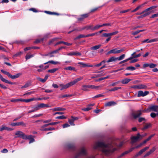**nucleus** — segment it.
I'll return each mask as SVG.
<instances>
[{"label": "nucleus", "mask_w": 158, "mask_h": 158, "mask_svg": "<svg viewBox=\"0 0 158 158\" xmlns=\"http://www.w3.org/2000/svg\"><path fill=\"white\" fill-rule=\"evenodd\" d=\"M15 135H17L16 137L21 138L23 139H27V135H25L23 132L20 131H17L15 134Z\"/></svg>", "instance_id": "39448f33"}, {"label": "nucleus", "mask_w": 158, "mask_h": 158, "mask_svg": "<svg viewBox=\"0 0 158 158\" xmlns=\"http://www.w3.org/2000/svg\"><path fill=\"white\" fill-rule=\"evenodd\" d=\"M121 89V87H114L113 88H112L111 89H110L109 90V91L110 92H112V91H117L118 89Z\"/></svg>", "instance_id": "f704fd0d"}, {"label": "nucleus", "mask_w": 158, "mask_h": 158, "mask_svg": "<svg viewBox=\"0 0 158 158\" xmlns=\"http://www.w3.org/2000/svg\"><path fill=\"white\" fill-rule=\"evenodd\" d=\"M146 121V120L145 118L143 117L139 118L138 119V121L139 122H141L142 121Z\"/></svg>", "instance_id": "bf43d9fd"}, {"label": "nucleus", "mask_w": 158, "mask_h": 158, "mask_svg": "<svg viewBox=\"0 0 158 158\" xmlns=\"http://www.w3.org/2000/svg\"><path fill=\"white\" fill-rule=\"evenodd\" d=\"M155 135V134H153L151 135L150 136H149L147 139H145L142 143H143L145 144V143L147 141L150 140L151 138L153 137L154 135Z\"/></svg>", "instance_id": "72a5a7b5"}, {"label": "nucleus", "mask_w": 158, "mask_h": 158, "mask_svg": "<svg viewBox=\"0 0 158 158\" xmlns=\"http://www.w3.org/2000/svg\"><path fill=\"white\" fill-rule=\"evenodd\" d=\"M72 96V95L65 94L64 95H61L60 97L61 98H64L67 97H70Z\"/></svg>", "instance_id": "5fc2aeb1"}, {"label": "nucleus", "mask_w": 158, "mask_h": 158, "mask_svg": "<svg viewBox=\"0 0 158 158\" xmlns=\"http://www.w3.org/2000/svg\"><path fill=\"white\" fill-rule=\"evenodd\" d=\"M87 154V151L84 147L81 148L75 154L74 158H78L81 156L85 155Z\"/></svg>", "instance_id": "f03ea898"}, {"label": "nucleus", "mask_w": 158, "mask_h": 158, "mask_svg": "<svg viewBox=\"0 0 158 158\" xmlns=\"http://www.w3.org/2000/svg\"><path fill=\"white\" fill-rule=\"evenodd\" d=\"M0 79L3 82H5L6 83H8L9 84H10L11 85L15 84L16 83L15 82H12L10 81H9L4 78L0 74Z\"/></svg>", "instance_id": "9d476101"}, {"label": "nucleus", "mask_w": 158, "mask_h": 158, "mask_svg": "<svg viewBox=\"0 0 158 158\" xmlns=\"http://www.w3.org/2000/svg\"><path fill=\"white\" fill-rule=\"evenodd\" d=\"M139 89H146L147 86L146 85H144V84H139Z\"/></svg>", "instance_id": "ea45409f"}, {"label": "nucleus", "mask_w": 158, "mask_h": 158, "mask_svg": "<svg viewBox=\"0 0 158 158\" xmlns=\"http://www.w3.org/2000/svg\"><path fill=\"white\" fill-rule=\"evenodd\" d=\"M84 37H86L85 36V35H79L78 36H77L76 37V38H75L74 39V40H76L78 39L84 38Z\"/></svg>", "instance_id": "58836bf2"}, {"label": "nucleus", "mask_w": 158, "mask_h": 158, "mask_svg": "<svg viewBox=\"0 0 158 158\" xmlns=\"http://www.w3.org/2000/svg\"><path fill=\"white\" fill-rule=\"evenodd\" d=\"M143 92L142 91H139L138 92L137 96L138 97H144Z\"/></svg>", "instance_id": "c03bdc74"}, {"label": "nucleus", "mask_w": 158, "mask_h": 158, "mask_svg": "<svg viewBox=\"0 0 158 158\" xmlns=\"http://www.w3.org/2000/svg\"><path fill=\"white\" fill-rule=\"evenodd\" d=\"M66 118V117L64 116V115H61L57 117L56 118V119H64Z\"/></svg>", "instance_id": "052dcab7"}, {"label": "nucleus", "mask_w": 158, "mask_h": 158, "mask_svg": "<svg viewBox=\"0 0 158 158\" xmlns=\"http://www.w3.org/2000/svg\"><path fill=\"white\" fill-rule=\"evenodd\" d=\"M71 83V82H70L65 85H64L63 84H60L59 85V86L61 88L60 89V90L67 89L70 86H72V84Z\"/></svg>", "instance_id": "423d86ee"}, {"label": "nucleus", "mask_w": 158, "mask_h": 158, "mask_svg": "<svg viewBox=\"0 0 158 158\" xmlns=\"http://www.w3.org/2000/svg\"><path fill=\"white\" fill-rule=\"evenodd\" d=\"M4 130L7 131H12L13 130V129L11 128L6 127L4 125H2L1 127H0V131H2Z\"/></svg>", "instance_id": "2eb2a0df"}, {"label": "nucleus", "mask_w": 158, "mask_h": 158, "mask_svg": "<svg viewBox=\"0 0 158 158\" xmlns=\"http://www.w3.org/2000/svg\"><path fill=\"white\" fill-rule=\"evenodd\" d=\"M35 98H33L27 99H22V102H28L32 101H35Z\"/></svg>", "instance_id": "c756f323"}, {"label": "nucleus", "mask_w": 158, "mask_h": 158, "mask_svg": "<svg viewBox=\"0 0 158 158\" xmlns=\"http://www.w3.org/2000/svg\"><path fill=\"white\" fill-rule=\"evenodd\" d=\"M55 130V128L54 127L46 128L44 129H42L43 131H52Z\"/></svg>", "instance_id": "3c124183"}, {"label": "nucleus", "mask_w": 158, "mask_h": 158, "mask_svg": "<svg viewBox=\"0 0 158 158\" xmlns=\"http://www.w3.org/2000/svg\"><path fill=\"white\" fill-rule=\"evenodd\" d=\"M151 116L153 118L155 117L157 115V113L156 114L154 113H152L150 114Z\"/></svg>", "instance_id": "774afa93"}, {"label": "nucleus", "mask_w": 158, "mask_h": 158, "mask_svg": "<svg viewBox=\"0 0 158 158\" xmlns=\"http://www.w3.org/2000/svg\"><path fill=\"white\" fill-rule=\"evenodd\" d=\"M34 56V55L31 54V55H27L26 56V60H27L30 58L33 57Z\"/></svg>", "instance_id": "6e6d98bb"}, {"label": "nucleus", "mask_w": 158, "mask_h": 158, "mask_svg": "<svg viewBox=\"0 0 158 158\" xmlns=\"http://www.w3.org/2000/svg\"><path fill=\"white\" fill-rule=\"evenodd\" d=\"M101 27H102V25L97 24L94 27L93 31H95V30H97Z\"/></svg>", "instance_id": "a19ab883"}, {"label": "nucleus", "mask_w": 158, "mask_h": 158, "mask_svg": "<svg viewBox=\"0 0 158 158\" xmlns=\"http://www.w3.org/2000/svg\"><path fill=\"white\" fill-rule=\"evenodd\" d=\"M27 139H29L30 140L29 143H30L34 142L35 141V140L33 138V136L31 135H27Z\"/></svg>", "instance_id": "a211bd4d"}, {"label": "nucleus", "mask_w": 158, "mask_h": 158, "mask_svg": "<svg viewBox=\"0 0 158 158\" xmlns=\"http://www.w3.org/2000/svg\"><path fill=\"white\" fill-rule=\"evenodd\" d=\"M40 108H43L44 107H50L48 104H44V103H41L39 104Z\"/></svg>", "instance_id": "7c9ffc66"}, {"label": "nucleus", "mask_w": 158, "mask_h": 158, "mask_svg": "<svg viewBox=\"0 0 158 158\" xmlns=\"http://www.w3.org/2000/svg\"><path fill=\"white\" fill-rule=\"evenodd\" d=\"M10 101L12 102H22V99H12L10 100Z\"/></svg>", "instance_id": "de8ad7c7"}, {"label": "nucleus", "mask_w": 158, "mask_h": 158, "mask_svg": "<svg viewBox=\"0 0 158 158\" xmlns=\"http://www.w3.org/2000/svg\"><path fill=\"white\" fill-rule=\"evenodd\" d=\"M117 49H114L111 50L110 51L108 52V54H111V53H113V54H117Z\"/></svg>", "instance_id": "4c0bfd02"}, {"label": "nucleus", "mask_w": 158, "mask_h": 158, "mask_svg": "<svg viewBox=\"0 0 158 158\" xmlns=\"http://www.w3.org/2000/svg\"><path fill=\"white\" fill-rule=\"evenodd\" d=\"M117 60V57H116L114 56H112L106 62L107 63H109L110 62L115 61Z\"/></svg>", "instance_id": "393cba45"}, {"label": "nucleus", "mask_w": 158, "mask_h": 158, "mask_svg": "<svg viewBox=\"0 0 158 158\" xmlns=\"http://www.w3.org/2000/svg\"><path fill=\"white\" fill-rule=\"evenodd\" d=\"M58 68H54L48 70V72L50 73H54L58 70Z\"/></svg>", "instance_id": "e433bc0d"}, {"label": "nucleus", "mask_w": 158, "mask_h": 158, "mask_svg": "<svg viewBox=\"0 0 158 158\" xmlns=\"http://www.w3.org/2000/svg\"><path fill=\"white\" fill-rule=\"evenodd\" d=\"M98 32H97L95 33H93L91 34H88L87 35H85L86 37H88L89 36H92L95 35H98Z\"/></svg>", "instance_id": "603ef678"}, {"label": "nucleus", "mask_w": 158, "mask_h": 158, "mask_svg": "<svg viewBox=\"0 0 158 158\" xmlns=\"http://www.w3.org/2000/svg\"><path fill=\"white\" fill-rule=\"evenodd\" d=\"M84 86H87V85H82V88L81 89L82 90L85 91H89V88H86V87H85Z\"/></svg>", "instance_id": "37998d69"}, {"label": "nucleus", "mask_w": 158, "mask_h": 158, "mask_svg": "<svg viewBox=\"0 0 158 158\" xmlns=\"http://www.w3.org/2000/svg\"><path fill=\"white\" fill-rule=\"evenodd\" d=\"M101 46V45H97L93 46L90 49L92 50H95L99 49Z\"/></svg>", "instance_id": "473e14b6"}, {"label": "nucleus", "mask_w": 158, "mask_h": 158, "mask_svg": "<svg viewBox=\"0 0 158 158\" xmlns=\"http://www.w3.org/2000/svg\"><path fill=\"white\" fill-rule=\"evenodd\" d=\"M45 12L46 13H47L48 14H50V15H59V14L58 13H56L55 12H51L49 11H45Z\"/></svg>", "instance_id": "4d7b16f0"}, {"label": "nucleus", "mask_w": 158, "mask_h": 158, "mask_svg": "<svg viewBox=\"0 0 158 158\" xmlns=\"http://www.w3.org/2000/svg\"><path fill=\"white\" fill-rule=\"evenodd\" d=\"M149 109L151 110L157 112L158 110V106H152L149 107Z\"/></svg>", "instance_id": "aec40b11"}, {"label": "nucleus", "mask_w": 158, "mask_h": 158, "mask_svg": "<svg viewBox=\"0 0 158 158\" xmlns=\"http://www.w3.org/2000/svg\"><path fill=\"white\" fill-rule=\"evenodd\" d=\"M120 82V81H118L114 83H113L110 85V86H114L117 84H118Z\"/></svg>", "instance_id": "8fccbe9b"}, {"label": "nucleus", "mask_w": 158, "mask_h": 158, "mask_svg": "<svg viewBox=\"0 0 158 158\" xmlns=\"http://www.w3.org/2000/svg\"><path fill=\"white\" fill-rule=\"evenodd\" d=\"M93 29H94V27H93V25H89L88 26H87L86 27H85L83 28L82 29V30H84V29H86L87 30H89V29H91L92 30V31H93Z\"/></svg>", "instance_id": "cd10ccee"}, {"label": "nucleus", "mask_w": 158, "mask_h": 158, "mask_svg": "<svg viewBox=\"0 0 158 158\" xmlns=\"http://www.w3.org/2000/svg\"><path fill=\"white\" fill-rule=\"evenodd\" d=\"M21 74H22L21 73H18L15 75H12L10 74L9 77L11 78L12 79H14L19 77Z\"/></svg>", "instance_id": "6ab92c4d"}, {"label": "nucleus", "mask_w": 158, "mask_h": 158, "mask_svg": "<svg viewBox=\"0 0 158 158\" xmlns=\"http://www.w3.org/2000/svg\"><path fill=\"white\" fill-rule=\"evenodd\" d=\"M156 66V65L153 63L149 64V67L150 68H152L155 67Z\"/></svg>", "instance_id": "0e129e2a"}, {"label": "nucleus", "mask_w": 158, "mask_h": 158, "mask_svg": "<svg viewBox=\"0 0 158 158\" xmlns=\"http://www.w3.org/2000/svg\"><path fill=\"white\" fill-rule=\"evenodd\" d=\"M75 147V146L73 144H69L67 145V148L69 149H72Z\"/></svg>", "instance_id": "c9c22d12"}, {"label": "nucleus", "mask_w": 158, "mask_h": 158, "mask_svg": "<svg viewBox=\"0 0 158 158\" xmlns=\"http://www.w3.org/2000/svg\"><path fill=\"white\" fill-rule=\"evenodd\" d=\"M40 106L39 104L34 108V110L35 111L40 110Z\"/></svg>", "instance_id": "338daca9"}, {"label": "nucleus", "mask_w": 158, "mask_h": 158, "mask_svg": "<svg viewBox=\"0 0 158 158\" xmlns=\"http://www.w3.org/2000/svg\"><path fill=\"white\" fill-rule=\"evenodd\" d=\"M155 150L156 148L155 147H153L152 149L150 150L149 151L147 152L145 154V155L143 156V157L145 158L148 156L152 153H153L155 151Z\"/></svg>", "instance_id": "f8f14e48"}, {"label": "nucleus", "mask_w": 158, "mask_h": 158, "mask_svg": "<svg viewBox=\"0 0 158 158\" xmlns=\"http://www.w3.org/2000/svg\"><path fill=\"white\" fill-rule=\"evenodd\" d=\"M143 110H139L134 111L132 113V116L134 118L136 119L141 115L142 112H143Z\"/></svg>", "instance_id": "20e7f679"}, {"label": "nucleus", "mask_w": 158, "mask_h": 158, "mask_svg": "<svg viewBox=\"0 0 158 158\" xmlns=\"http://www.w3.org/2000/svg\"><path fill=\"white\" fill-rule=\"evenodd\" d=\"M64 69L65 70H69L70 71H76L75 68L71 66H68V67L64 68Z\"/></svg>", "instance_id": "bb28decb"}, {"label": "nucleus", "mask_w": 158, "mask_h": 158, "mask_svg": "<svg viewBox=\"0 0 158 158\" xmlns=\"http://www.w3.org/2000/svg\"><path fill=\"white\" fill-rule=\"evenodd\" d=\"M78 64L81 65L82 66L81 67H93V65H89L83 62H79Z\"/></svg>", "instance_id": "4be33fe9"}, {"label": "nucleus", "mask_w": 158, "mask_h": 158, "mask_svg": "<svg viewBox=\"0 0 158 158\" xmlns=\"http://www.w3.org/2000/svg\"><path fill=\"white\" fill-rule=\"evenodd\" d=\"M99 148L102 153L106 155H108L116 150L113 148L111 144L106 143L103 142H97L94 146V148L96 149Z\"/></svg>", "instance_id": "f257e3e1"}, {"label": "nucleus", "mask_w": 158, "mask_h": 158, "mask_svg": "<svg viewBox=\"0 0 158 158\" xmlns=\"http://www.w3.org/2000/svg\"><path fill=\"white\" fill-rule=\"evenodd\" d=\"M11 125L13 127L18 126H23L25 127L26 126V124L24 123L23 122L21 121L15 123H12L11 124Z\"/></svg>", "instance_id": "0eeeda50"}, {"label": "nucleus", "mask_w": 158, "mask_h": 158, "mask_svg": "<svg viewBox=\"0 0 158 158\" xmlns=\"http://www.w3.org/2000/svg\"><path fill=\"white\" fill-rule=\"evenodd\" d=\"M66 55L68 56H81V54L77 51L67 53Z\"/></svg>", "instance_id": "4468645a"}, {"label": "nucleus", "mask_w": 158, "mask_h": 158, "mask_svg": "<svg viewBox=\"0 0 158 158\" xmlns=\"http://www.w3.org/2000/svg\"><path fill=\"white\" fill-rule=\"evenodd\" d=\"M69 122L70 124L72 126H74L75 124L74 123V121L73 119H69Z\"/></svg>", "instance_id": "680f3d73"}, {"label": "nucleus", "mask_w": 158, "mask_h": 158, "mask_svg": "<svg viewBox=\"0 0 158 158\" xmlns=\"http://www.w3.org/2000/svg\"><path fill=\"white\" fill-rule=\"evenodd\" d=\"M125 56V54H123L122 55L119 56V57H117V60H122L124 58Z\"/></svg>", "instance_id": "a18cd8bd"}, {"label": "nucleus", "mask_w": 158, "mask_h": 158, "mask_svg": "<svg viewBox=\"0 0 158 158\" xmlns=\"http://www.w3.org/2000/svg\"><path fill=\"white\" fill-rule=\"evenodd\" d=\"M101 7H102V6L98 7H97V8H95L93 9L90 10V12L92 13V12H94L96 11V10H97L99 8H100Z\"/></svg>", "instance_id": "69168bd1"}, {"label": "nucleus", "mask_w": 158, "mask_h": 158, "mask_svg": "<svg viewBox=\"0 0 158 158\" xmlns=\"http://www.w3.org/2000/svg\"><path fill=\"white\" fill-rule=\"evenodd\" d=\"M151 124L150 123H147L144 126V127L142 128V130H143L146 129H148V128L151 127Z\"/></svg>", "instance_id": "2f4dec72"}, {"label": "nucleus", "mask_w": 158, "mask_h": 158, "mask_svg": "<svg viewBox=\"0 0 158 158\" xmlns=\"http://www.w3.org/2000/svg\"><path fill=\"white\" fill-rule=\"evenodd\" d=\"M83 77H79L77 78L74 81H71V83H72V85H75L76 83H77L79 81L82 80L83 79Z\"/></svg>", "instance_id": "dca6fc26"}, {"label": "nucleus", "mask_w": 158, "mask_h": 158, "mask_svg": "<svg viewBox=\"0 0 158 158\" xmlns=\"http://www.w3.org/2000/svg\"><path fill=\"white\" fill-rule=\"evenodd\" d=\"M118 33V31H115V32H114L111 33H103L102 35V36L105 37H109L110 36H111L112 35H115L117 33Z\"/></svg>", "instance_id": "9b49d317"}, {"label": "nucleus", "mask_w": 158, "mask_h": 158, "mask_svg": "<svg viewBox=\"0 0 158 158\" xmlns=\"http://www.w3.org/2000/svg\"><path fill=\"white\" fill-rule=\"evenodd\" d=\"M131 81V79L125 78L124 79L122 80L121 81V82L123 84H126L128 83Z\"/></svg>", "instance_id": "a878e982"}, {"label": "nucleus", "mask_w": 158, "mask_h": 158, "mask_svg": "<svg viewBox=\"0 0 158 158\" xmlns=\"http://www.w3.org/2000/svg\"><path fill=\"white\" fill-rule=\"evenodd\" d=\"M145 136V135H141L139 133H138L137 136H134L131 138V143H133L141 139Z\"/></svg>", "instance_id": "7ed1b4c3"}, {"label": "nucleus", "mask_w": 158, "mask_h": 158, "mask_svg": "<svg viewBox=\"0 0 158 158\" xmlns=\"http://www.w3.org/2000/svg\"><path fill=\"white\" fill-rule=\"evenodd\" d=\"M116 104V103L114 102H109L105 103V106H112Z\"/></svg>", "instance_id": "5701e85b"}, {"label": "nucleus", "mask_w": 158, "mask_h": 158, "mask_svg": "<svg viewBox=\"0 0 158 158\" xmlns=\"http://www.w3.org/2000/svg\"><path fill=\"white\" fill-rule=\"evenodd\" d=\"M30 85V83L28 82L26 83L25 85L21 87V88H24L29 87Z\"/></svg>", "instance_id": "864d4df0"}, {"label": "nucleus", "mask_w": 158, "mask_h": 158, "mask_svg": "<svg viewBox=\"0 0 158 158\" xmlns=\"http://www.w3.org/2000/svg\"><path fill=\"white\" fill-rule=\"evenodd\" d=\"M48 63H51L52 64H60V62L58 61H55L53 60H50L49 61L46 63H45L44 64H46Z\"/></svg>", "instance_id": "b1692460"}, {"label": "nucleus", "mask_w": 158, "mask_h": 158, "mask_svg": "<svg viewBox=\"0 0 158 158\" xmlns=\"http://www.w3.org/2000/svg\"><path fill=\"white\" fill-rule=\"evenodd\" d=\"M89 15V13L83 14L80 16V17L77 19L78 21H82L84 19L87 18Z\"/></svg>", "instance_id": "ddd939ff"}, {"label": "nucleus", "mask_w": 158, "mask_h": 158, "mask_svg": "<svg viewBox=\"0 0 158 158\" xmlns=\"http://www.w3.org/2000/svg\"><path fill=\"white\" fill-rule=\"evenodd\" d=\"M143 6V4H141L138 6L134 10L131 11L132 12H134L138 10L141 7Z\"/></svg>", "instance_id": "79ce46f5"}, {"label": "nucleus", "mask_w": 158, "mask_h": 158, "mask_svg": "<svg viewBox=\"0 0 158 158\" xmlns=\"http://www.w3.org/2000/svg\"><path fill=\"white\" fill-rule=\"evenodd\" d=\"M66 109L65 108L61 107H56L52 109V110L53 111H64Z\"/></svg>", "instance_id": "412c9836"}, {"label": "nucleus", "mask_w": 158, "mask_h": 158, "mask_svg": "<svg viewBox=\"0 0 158 158\" xmlns=\"http://www.w3.org/2000/svg\"><path fill=\"white\" fill-rule=\"evenodd\" d=\"M1 71L2 73H4V74L7 75L9 77V76H10V73L9 72L6 71H5L2 69L1 70Z\"/></svg>", "instance_id": "09e8293b"}, {"label": "nucleus", "mask_w": 158, "mask_h": 158, "mask_svg": "<svg viewBox=\"0 0 158 158\" xmlns=\"http://www.w3.org/2000/svg\"><path fill=\"white\" fill-rule=\"evenodd\" d=\"M157 6H151L143 11L141 13H136V15H141L142 14L144 13L145 12H147L148 11H149L151 10H152L153 9H154L157 8Z\"/></svg>", "instance_id": "1a4fd4ad"}, {"label": "nucleus", "mask_w": 158, "mask_h": 158, "mask_svg": "<svg viewBox=\"0 0 158 158\" xmlns=\"http://www.w3.org/2000/svg\"><path fill=\"white\" fill-rule=\"evenodd\" d=\"M126 69L127 70H134L136 69V68L133 66H129L126 68Z\"/></svg>", "instance_id": "49530a36"}, {"label": "nucleus", "mask_w": 158, "mask_h": 158, "mask_svg": "<svg viewBox=\"0 0 158 158\" xmlns=\"http://www.w3.org/2000/svg\"><path fill=\"white\" fill-rule=\"evenodd\" d=\"M125 50V48H123L119 50H117V54L122 52Z\"/></svg>", "instance_id": "13d9d810"}, {"label": "nucleus", "mask_w": 158, "mask_h": 158, "mask_svg": "<svg viewBox=\"0 0 158 158\" xmlns=\"http://www.w3.org/2000/svg\"><path fill=\"white\" fill-rule=\"evenodd\" d=\"M145 152L143 149L141 150L138 152L134 156V158L137 157L138 156L141 155L143 153Z\"/></svg>", "instance_id": "c85d7f7f"}, {"label": "nucleus", "mask_w": 158, "mask_h": 158, "mask_svg": "<svg viewBox=\"0 0 158 158\" xmlns=\"http://www.w3.org/2000/svg\"><path fill=\"white\" fill-rule=\"evenodd\" d=\"M158 41V38H155L152 39H151L149 40L148 41L149 43L153 42H154Z\"/></svg>", "instance_id": "e2e57ef3"}, {"label": "nucleus", "mask_w": 158, "mask_h": 158, "mask_svg": "<svg viewBox=\"0 0 158 158\" xmlns=\"http://www.w3.org/2000/svg\"><path fill=\"white\" fill-rule=\"evenodd\" d=\"M103 85H101L99 86H95L94 85H87V86H84L86 88H89V89H95L98 90L100 88L103 86Z\"/></svg>", "instance_id": "6e6552de"}, {"label": "nucleus", "mask_w": 158, "mask_h": 158, "mask_svg": "<svg viewBox=\"0 0 158 158\" xmlns=\"http://www.w3.org/2000/svg\"><path fill=\"white\" fill-rule=\"evenodd\" d=\"M152 12V11L151 10L148 11L147 12H145L144 13V14L143 15L139 16L137 17L138 19H140L141 18H143L144 17H146L147 16L149 15Z\"/></svg>", "instance_id": "f3484780"}]
</instances>
